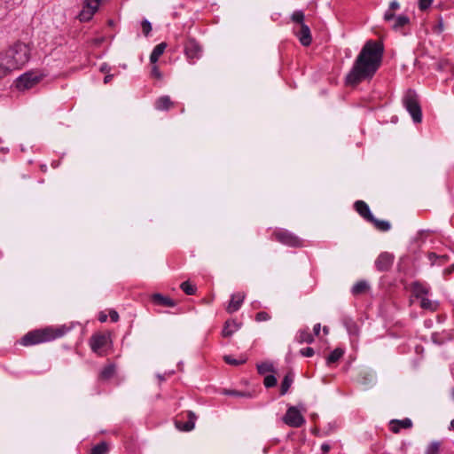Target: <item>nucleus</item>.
Instances as JSON below:
<instances>
[{"mask_svg": "<svg viewBox=\"0 0 454 454\" xmlns=\"http://www.w3.org/2000/svg\"><path fill=\"white\" fill-rule=\"evenodd\" d=\"M184 52L188 59H199L201 52V47L194 39H188L184 45Z\"/></svg>", "mask_w": 454, "mask_h": 454, "instance_id": "9d476101", "label": "nucleus"}, {"mask_svg": "<svg viewBox=\"0 0 454 454\" xmlns=\"http://www.w3.org/2000/svg\"><path fill=\"white\" fill-rule=\"evenodd\" d=\"M301 354L304 356H312L314 355V349L312 348H306L301 350Z\"/></svg>", "mask_w": 454, "mask_h": 454, "instance_id": "79ce46f5", "label": "nucleus"}, {"mask_svg": "<svg viewBox=\"0 0 454 454\" xmlns=\"http://www.w3.org/2000/svg\"><path fill=\"white\" fill-rule=\"evenodd\" d=\"M393 423L398 424L400 428H411L412 427V422L410 419H404L402 420L393 419Z\"/></svg>", "mask_w": 454, "mask_h": 454, "instance_id": "e433bc0d", "label": "nucleus"}, {"mask_svg": "<svg viewBox=\"0 0 454 454\" xmlns=\"http://www.w3.org/2000/svg\"><path fill=\"white\" fill-rule=\"evenodd\" d=\"M443 28H444L443 21H442V19H440L438 24L434 27V31L436 33L440 34V33H442L443 31Z\"/></svg>", "mask_w": 454, "mask_h": 454, "instance_id": "a18cd8bd", "label": "nucleus"}, {"mask_svg": "<svg viewBox=\"0 0 454 454\" xmlns=\"http://www.w3.org/2000/svg\"><path fill=\"white\" fill-rule=\"evenodd\" d=\"M345 325H346L347 330L349 334L355 335V336L358 335L359 329L356 323H354L351 320H347L345 322Z\"/></svg>", "mask_w": 454, "mask_h": 454, "instance_id": "473e14b6", "label": "nucleus"}, {"mask_svg": "<svg viewBox=\"0 0 454 454\" xmlns=\"http://www.w3.org/2000/svg\"><path fill=\"white\" fill-rule=\"evenodd\" d=\"M270 318V315L265 311H260L255 315V320L257 322L268 321Z\"/></svg>", "mask_w": 454, "mask_h": 454, "instance_id": "58836bf2", "label": "nucleus"}, {"mask_svg": "<svg viewBox=\"0 0 454 454\" xmlns=\"http://www.w3.org/2000/svg\"><path fill=\"white\" fill-rule=\"evenodd\" d=\"M321 450H323V452L327 453L331 450V447L328 443H323L321 446Z\"/></svg>", "mask_w": 454, "mask_h": 454, "instance_id": "864d4df0", "label": "nucleus"}, {"mask_svg": "<svg viewBox=\"0 0 454 454\" xmlns=\"http://www.w3.org/2000/svg\"><path fill=\"white\" fill-rule=\"evenodd\" d=\"M355 209L356 212L367 222L372 219V214L368 207V205L363 200H357L354 204Z\"/></svg>", "mask_w": 454, "mask_h": 454, "instance_id": "dca6fc26", "label": "nucleus"}, {"mask_svg": "<svg viewBox=\"0 0 454 454\" xmlns=\"http://www.w3.org/2000/svg\"><path fill=\"white\" fill-rule=\"evenodd\" d=\"M143 33L145 36H147L151 30H152V25L147 20H144L141 23Z\"/></svg>", "mask_w": 454, "mask_h": 454, "instance_id": "ea45409f", "label": "nucleus"}, {"mask_svg": "<svg viewBox=\"0 0 454 454\" xmlns=\"http://www.w3.org/2000/svg\"><path fill=\"white\" fill-rule=\"evenodd\" d=\"M320 330H321L320 324H316L313 327V332H314L315 335H317V336L319 335Z\"/></svg>", "mask_w": 454, "mask_h": 454, "instance_id": "603ef678", "label": "nucleus"}, {"mask_svg": "<svg viewBox=\"0 0 454 454\" xmlns=\"http://www.w3.org/2000/svg\"><path fill=\"white\" fill-rule=\"evenodd\" d=\"M403 102L413 121L418 123L420 122L422 120V113L416 92L409 90L403 97Z\"/></svg>", "mask_w": 454, "mask_h": 454, "instance_id": "20e7f679", "label": "nucleus"}, {"mask_svg": "<svg viewBox=\"0 0 454 454\" xmlns=\"http://www.w3.org/2000/svg\"><path fill=\"white\" fill-rule=\"evenodd\" d=\"M434 0H419V8L421 11H426L432 4Z\"/></svg>", "mask_w": 454, "mask_h": 454, "instance_id": "a19ab883", "label": "nucleus"}, {"mask_svg": "<svg viewBox=\"0 0 454 454\" xmlns=\"http://www.w3.org/2000/svg\"><path fill=\"white\" fill-rule=\"evenodd\" d=\"M246 298L245 293H237L231 295V299L226 308L228 313H233L239 309Z\"/></svg>", "mask_w": 454, "mask_h": 454, "instance_id": "ddd939ff", "label": "nucleus"}, {"mask_svg": "<svg viewBox=\"0 0 454 454\" xmlns=\"http://www.w3.org/2000/svg\"><path fill=\"white\" fill-rule=\"evenodd\" d=\"M323 332H324L325 334H328V333H329L328 327L327 326H324L323 327Z\"/></svg>", "mask_w": 454, "mask_h": 454, "instance_id": "13d9d810", "label": "nucleus"}, {"mask_svg": "<svg viewBox=\"0 0 454 454\" xmlns=\"http://www.w3.org/2000/svg\"><path fill=\"white\" fill-rule=\"evenodd\" d=\"M174 106V102L171 101L168 96H162L155 102V107L160 111H168Z\"/></svg>", "mask_w": 454, "mask_h": 454, "instance_id": "f3484780", "label": "nucleus"}, {"mask_svg": "<svg viewBox=\"0 0 454 454\" xmlns=\"http://www.w3.org/2000/svg\"><path fill=\"white\" fill-rule=\"evenodd\" d=\"M239 328V324H238L234 320H228L225 322L224 327L222 331V335L223 337H229Z\"/></svg>", "mask_w": 454, "mask_h": 454, "instance_id": "a211bd4d", "label": "nucleus"}, {"mask_svg": "<svg viewBox=\"0 0 454 454\" xmlns=\"http://www.w3.org/2000/svg\"><path fill=\"white\" fill-rule=\"evenodd\" d=\"M158 378H159V380H160V381L165 380V378H164V376H162V375H160V374H159V375H158Z\"/></svg>", "mask_w": 454, "mask_h": 454, "instance_id": "bf43d9fd", "label": "nucleus"}, {"mask_svg": "<svg viewBox=\"0 0 454 454\" xmlns=\"http://www.w3.org/2000/svg\"><path fill=\"white\" fill-rule=\"evenodd\" d=\"M294 33L303 46L310 45L312 36L309 27L306 24H301V26L294 30Z\"/></svg>", "mask_w": 454, "mask_h": 454, "instance_id": "9b49d317", "label": "nucleus"}, {"mask_svg": "<svg viewBox=\"0 0 454 454\" xmlns=\"http://www.w3.org/2000/svg\"><path fill=\"white\" fill-rule=\"evenodd\" d=\"M223 360H224L228 364H231V365H239V364H242L246 363V361H247V359H246V358H243V359L238 360V359L233 358V357H232V356H223Z\"/></svg>", "mask_w": 454, "mask_h": 454, "instance_id": "c9c22d12", "label": "nucleus"}, {"mask_svg": "<svg viewBox=\"0 0 454 454\" xmlns=\"http://www.w3.org/2000/svg\"><path fill=\"white\" fill-rule=\"evenodd\" d=\"M293 381H294V374H293V372H288L284 377L282 383H281V387H280V395H284L288 392Z\"/></svg>", "mask_w": 454, "mask_h": 454, "instance_id": "412c9836", "label": "nucleus"}, {"mask_svg": "<svg viewBox=\"0 0 454 454\" xmlns=\"http://www.w3.org/2000/svg\"><path fill=\"white\" fill-rule=\"evenodd\" d=\"M453 270H454V264H453V265H451L450 267H449V268L445 269V270H443V274H444V275H450V274H451V273L453 272Z\"/></svg>", "mask_w": 454, "mask_h": 454, "instance_id": "5fc2aeb1", "label": "nucleus"}, {"mask_svg": "<svg viewBox=\"0 0 454 454\" xmlns=\"http://www.w3.org/2000/svg\"><path fill=\"white\" fill-rule=\"evenodd\" d=\"M390 429L394 434H398L400 431V426L398 424L393 423V420L390 421Z\"/></svg>", "mask_w": 454, "mask_h": 454, "instance_id": "49530a36", "label": "nucleus"}, {"mask_svg": "<svg viewBox=\"0 0 454 454\" xmlns=\"http://www.w3.org/2000/svg\"><path fill=\"white\" fill-rule=\"evenodd\" d=\"M344 355V350L340 348H336L326 359L328 364L336 363Z\"/></svg>", "mask_w": 454, "mask_h": 454, "instance_id": "5701e85b", "label": "nucleus"}, {"mask_svg": "<svg viewBox=\"0 0 454 454\" xmlns=\"http://www.w3.org/2000/svg\"><path fill=\"white\" fill-rule=\"evenodd\" d=\"M410 22V20L405 15H399L395 19V22L392 26L393 29L398 30L404 26H406Z\"/></svg>", "mask_w": 454, "mask_h": 454, "instance_id": "393cba45", "label": "nucleus"}, {"mask_svg": "<svg viewBox=\"0 0 454 454\" xmlns=\"http://www.w3.org/2000/svg\"><path fill=\"white\" fill-rule=\"evenodd\" d=\"M180 288L188 295H192L196 293V286L189 281H184L180 285Z\"/></svg>", "mask_w": 454, "mask_h": 454, "instance_id": "2f4dec72", "label": "nucleus"}, {"mask_svg": "<svg viewBox=\"0 0 454 454\" xmlns=\"http://www.w3.org/2000/svg\"><path fill=\"white\" fill-rule=\"evenodd\" d=\"M368 222L372 223L374 227L380 231H387L391 228L389 222L385 220H378L374 216H372V219L369 220Z\"/></svg>", "mask_w": 454, "mask_h": 454, "instance_id": "4be33fe9", "label": "nucleus"}, {"mask_svg": "<svg viewBox=\"0 0 454 454\" xmlns=\"http://www.w3.org/2000/svg\"><path fill=\"white\" fill-rule=\"evenodd\" d=\"M188 420L186 422H182L180 420H176L175 425L177 429L181 431L189 432L194 428L195 420L197 419L196 415L192 411L187 412Z\"/></svg>", "mask_w": 454, "mask_h": 454, "instance_id": "2eb2a0df", "label": "nucleus"}, {"mask_svg": "<svg viewBox=\"0 0 454 454\" xmlns=\"http://www.w3.org/2000/svg\"><path fill=\"white\" fill-rule=\"evenodd\" d=\"M113 77H114V74H106V75L104 78V82L106 84L110 82V81L112 80Z\"/></svg>", "mask_w": 454, "mask_h": 454, "instance_id": "6e6d98bb", "label": "nucleus"}, {"mask_svg": "<svg viewBox=\"0 0 454 454\" xmlns=\"http://www.w3.org/2000/svg\"><path fill=\"white\" fill-rule=\"evenodd\" d=\"M393 262L394 256L391 254L382 253L375 261V265L378 270L386 271L391 268Z\"/></svg>", "mask_w": 454, "mask_h": 454, "instance_id": "f8f14e48", "label": "nucleus"}, {"mask_svg": "<svg viewBox=\"0 0 454 454\" xmlns=\"http://www.w3.org/2000/svg\"><path fill=\"white\" fill-rule=\"evenodd\" d=\"M452 396H453V398H454V389L452 390Z\"/></svg>", "mask_w": 454, "mask_h": 454, "instance_id": "680f3d73", "label": "nucleus"}, {"mask_svg": "<svg viewBox=\"0 0 454 454\" xmlns=\"http://www.w3.org/2000/svg\"><path fill=\"white\" fill-rule=\"evenodd\" d=\"M110 342V335L108 333H95L90 339V346L92 351L98 356H105L104 348Z\"/></svg>", "mask_w": 454, "mask_h": 454, "instance_id": "0eeeda50", "label": "nucleus"}, {"mask_svg": "<svg viewBox=\"0 0 454 454\" xmlns=\"http://www.w3.org/2000/svg\"><path fill=\"white\" fill-rule=\"evenodd\" d=\"M298 340L300 343H312L314 341V337L308 330H302L300 332Z\"/></svg>", "mask_w": 454, "mask_h": 454, "instance_id": "c85d7f7f", "label": "nucleus"}, {"mask_svg": "<svg viewBox=\"0 0 454 454\" xmlns=\"http://www.w3.org/2000/svg\"><path fill=\"white\" fill-rule=\"evenodd\" d=\"M67 330L64 326L60 327H45L43 329L34 330L25 334L20 344L23 346L35 345L43 342L53 340L62 337Z\"/></svg>", "mask_w": 454, "mask_h": 454, "instance_id": "7ed1b4c3", "label": "nucleus"}, {"mask_svg": "<svg viewBox=\"0 0 454 454\" xmlns=\"http://www.w3.org/2000/svg\"><path fill=\"white\" fill-rule=\"evenodd\" d=\"M399 7H400V4H399V3H398L397 1H392V2L390 3V4H389V9H390L391 11H394V12H395V11H396V10H398V9H399Z\"/></svg>", "mask_w": 454, "mask_h": 454, "instance_id": "3c124183", "label": "nucleus"}, {"mask_svg": "<svg viewBox=\"0 0 454 454\" xmlns=\"http://www.w3.org/2000/svg\"><path fill=\"white\" fill-rule=\"evenodd\" d=\"M372 380V375L368 372H361L358 381L362 384H368Z\"/></svg>", "mask_w": 454, "mask_h": 454, "instance_id": "72a5a7b5", "label": "nucleus"}, {"mask_svg": "<svg viewBox=\"0 0 454 454\" xmlns=\"http://www.w3.org/2000/svg\"><path fill=\"white\" fill-rule=\"evenodd\" d=\"M292 20L299 24V27L301 24H304V13L301 11H296L292 14Z\"/></svg>", "mask_w": 454, "mask_h": 454, "instance_id": "f704fd0d", "label": "nucleus"}, {"mask_svg": "<svg viewBox=\"0 0 454 454\" xmlns=\"http://www.w3.org/2000/svg\"><path fill=\"white\" fill-rule=\"evenodd\" d=\"M109 451V445L106 442H101L95 445L90 454H107Z\"/></svg>", "mask_w": 454, "mask_h": 454, "instance_id": "b1692460", "label": "nucleus"}, {"mask_svg": "<svg viewBox=\"0 0 454 454\" xmlns=\"http://www.w3.org/2000/svg\"><path fill=\"white\" fill-rule=\"evenodd\" d=\"M411 288L413 295L418 299H422V297H426L428 294V289L418 282L412 284Z\"/></svg>", "mask_w": 454, "mask_h": 454, "instance_id": "aec40b11", "label": "nucleus"}, {"mask_svg": "<svg viewBox=\"0 0 454 454\" xmlns=\"http://www.w3.org/2000/svg\"><path fill=\"white\" fill-rule=\"evenodd\" d=\"M273 238L289 247H299L302 246V241L292 232L286 230H277L272 234Z\"/></svg>", "mask_w": 454, "mask_h": 454, "instance_id": "423d86ee", "label": "nucleus"}, {"mask_svg": "<svg viewBox=\"0 0 454 454\" xmlns=\"http://www.w3.org/2000/svg\"><path fill=\"white\" fill-rule=\"evenodd\" d=\"M396 17H395V14H394V11H391L390 9H388L385 15H384V19L385 20L387 21H389L391 20H395Z\"/></svg>", "mask_w": 454, "mask_h": 454, "instance_id": "37998d69", "label": "nucleus"}, {"mask_svg": "<svg viewBox=\"0 0 454 454\" xmlns=\"http://www.w3.org/2000/svg\"><path fill=\"white\" fill-rule=\"evenodd\" d=\"M151 301L153 304L157 306L168 307L173 308L176 305V301L169 298L168 296H164L161 294H153L151 296Z\"/></svg>", "mask_w": 454, "mask_h": 454, "instance_id": "4468645a", "label": "nucleus"}, {"mask_svg": "<svg viewBox=\"0 0 454 454\" xmlns=\"http://www.w3.org/2000/svg\"><path fill=\"white\" fill-rule=\"evenodd\" d=\"M420 307L424 309L434 311L437 309V303L427 297H422V299H420Z\"/></svg>", "mask_w": 454, "mask_h": 454, "instance_id": "a878e982", "label": "nucleus"}, {"mask_svg": "<svg viewBox=\"0 0 454 454\" xmlns=\"http://www.w3.org/2000/svg\"><path fill=\"white\" fill-rule=\"evenodd\" d=\"M109 316L113 322H117L119 320V315L115 310H111Z\"/></svg>", "mask_w": 454, "mask_h": 454, "instance_id": "8fccbe9b", "label": "nucleus"}, {"mask_svg": "<svg viewBox=\"0 0 454 454\" xmlns=\"http://www.w3.org/2000/svg\"><path fill=\"white\" fill-rule=\"evenodd\" d=\"M115 372V367L113 364L106 366L100 372V378L103 380H109L114 376Z\"/></svg>", "mask_w": 454, "mask_h": 454, "instance_id": "c756f323", "label": "nucleus"}, {"mask_svg": "<svg viewBox=\"0 0 454 454\" xmlns=\"http://www.w3.org/2000/svg\"><path fill=\"white\" fill-rule=\"evenodd\" d=\"M166 47V43H160V44L156 45L150 55V61L153 64L156 63L159 58L163 54Z\"/></svg>", "mask_w": 454, "mask_h": 454, "instance_id": "6ab92c4d", "label": "nucleus"}, {"mask_svg": "<svg viewBox=\"0 0 454 454\" xmlns=\"http://www.w3.org/2000/svg\"><path fill=\"white\" fill-rule=\"evenodd\" d=\"M442 442L439 441H434L430 442L425 451V454H440Z\"/></svg>", "mask_w": 454, "mask_h": 454, "instance_id": "bb28decb", "label": "nucleus"}, {"mask_svg": "<svg viewBox=\"0 0 454 454\" xmlns=\"http://www.w3.org/2000/svg\"><path fill=\"white\" fill-rule=\"evenodd\" d=\"M369 286L365 281H359L353 286L352 293L356 295L361 294L366 292Z\"/></svg>", "mask_w": 454, "mask_h": 454, "instance_id": "cd10ccee", "label": "nucleus"}, {"mask_svg": "<svg viewBox=\"0 0 454 454\" xmlns=\"http://www.w3.org/2000/svg\"><path fill=\"white\" fill-rule=\"evenodd\" d=\"M43 77V74L37 71L27 72L15 81V86L20 91H25L35 86Z\"/></svg>", "mask_w": 454, "mask_h": 454, "instance_id": "39448f33", "label": "nucleus"}, {"mask_svg": "<svg viewBox=\"0 0 454 454\" xmlns=\"http://www.w3.org/2000/svg\"><path fill=\"white\" fill-rule=\"evenodd\" d=\"M264 386L266 387H272L277 384V379L274 375H268L264 378Z\"/></svg>", "mask_w": 454, "mask_h": 454, "instance_id": "4c0bfd02", "label": "nucleus"}, {"mask_svg": "<svg viewBox=\"0 0 454 454\" xmlns=\"http://www.w3.org/2000/svg\"><path fill=\"white\" fill-rule=\"evenodd\" d=\"M257 370L260 374H265L267 372H273L275 371L273 364L269 362H265V363L257 364Z\"/></svg>", "mask_w": 454, "mask_h": 454, "instance_id": "7c9ffc66", "label": "nucleus"}, {"mask_svg": "<svg viewBox=\"0 0 454 454\" xmlns=\"http://www.w3.org/2000/svg\"><path fill=\"white\" fill-rule=\"evenodd\" d=\"M152 75H153L154 77L156 78H160L161 77V74L157 66H153V68H152Z\"/></svg>", "mask_w": 454, "mask_h": 454, "instance_id": "de8ad7c7", "label": "nucleus"}, {"mask_svg": "<svg viewBox=\"0 0 454 454\" xmlns=\"http://www.w3.org/2000/svg\"><path fill=\"white\" fill-rule=\"evenodd\" d=\"M99 70L101 73L109 74L111 67L106 63H104L100 66Z\"/></svg>", "mask_w": 454, "mask_h": 454, "instance_id": "09e8293b", "label": "nucleus"}, {"mask_svg": "<svg viewBox=\"0 0 454 454\" xmlns=\"http://www.w3.org/2000/svg\"><path fill=\"white\" fill-rule=\"evenodd\" d=\"M107 319V316L106 314L101 313L98 317V320L100 322H106Z\"/></svg>", "mask_w": 454, "mask_h": 454, "instance_id": "4d7b16f0", "label": "nucleus"}, {"mask_svg": "<svg viewBox=\"0 0 454 454\" xmlns=\"http://www.w3.org/2000/svg\"><path fill=\"white\" fill-rule=\"evenodd\" d=\"M450 427H451V428L454 430V419H452V420H451V422H450Z\"/></svg>", "mask_w": 454, "mask_h": 454, "instance_id": "052dcab7", "label": "nucleus"}, {"mask_svg": "<svg viewBox=\"0 0 454 454\" xmlns=\"http://www.w3.org/2000/svg\"><path fill=\"white\" fill-rule=\"evenodd\" d=\"M228 395H234L237 396H245V397H250L251 395L249 393H243V392H238V391H228Z\"/></svg>", "mask_w": 454, "mask_h": 454, "instance_id": "c03bdc74", "label": "nucleus"}, {"mask_svg": "<svg viewBox=\"0 0 454 454\" xmlns=\"http://www.w3.org/2000/svg\"><path fill=\"white\" fill-rule=\"evenodd\" d=\"M282 419L285 424L292 427H300L305 423L303 416L294 406H290L287 409Z\"/></svg>", "mask_w": 454, "mask_h": 454, "instance_id": "6e6552de", "label": "nucleus"}, {"mask_svg": "<svg viewBox=\"0 0 454 454\" xmlns=\"http://www.w3.org/2000/svg\"><path fill=\"white\" fill-rule=\"evenodd\" d=\"M384 47L381 42L367 41L347 74V83L356 85L362 81L371 79L380 67Z\"/></svg>", "mask_w": 454, "mask_h": 454, "instance_id": "f257e3e1", "label": "nucleus"}, {"mask_svg": "<svg viewBox=\"0 0 454 454\" xmlns=\"http://www.w3.org/2000/svg\"><path fill=\"white\" fill-rule=\"evenodd\" d=\"M30 49L24 43H16L0 55L1 65L8 70L17 69L28 62Z\"/></svg>", "mask_w": 454, "mask_h": 454, "instance_id": "f03ea898", "label": "nucleus"}, {"mask_svg": "<svg viewBox=\"0 0 454 454\" xmlns=\"http://www.w3.org/2000/svg\"><path fill=\"white\" fill-rule=\"evenodd\" d=\"M99 4L100 2L98 0H85L83 9L78 15L79 20L82 22L90 20L98 11Z\"/></svg>", "mask_w": 454, "mask_h": 454, "instance_id": "1a4fd4ad", "label": "nucleus"}]
</instances>
